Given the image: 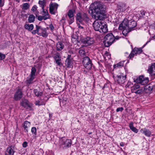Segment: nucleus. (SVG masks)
<instances>
[{"instance_id":"nucleus-11","label":"nucleus","mask_w":155,"mask_h":155,"mask_svg":"<svg viewBox=\"0 0 155 155\" xmlns=\"http://www.w3.org/2000/svg\"><path fill=\"white\" fill-rule=\"evenodd\" d=\"M59 5L56 3H51L49 5L50 13L53 15H55L57 12V9Z\"/></svg>"},{"instance_id":"nucleus-17","label":"nucleus","mask_w":155,"mask_h":155,"mask_svg":"<svg viewBox=\"0 0 155 155\" xmlns=\"http://www.w3.org/2000/svg\"><path fill=\"white\" fill-rule=\"evenodd\" d=\"M14 147V146L11 145L7 147L5 155H14L15 152Z\"/></svg>"},{"instance_id":"nucleus-57","label":"nucleus","mask_w":155,"mask_h":155,"mask_svg":"<svg viewBox=\"0 0 155 155\" xmlns=\"http://www.w3.org/2000/svg\"><path fill=\"white\" fill-rule=\"evenodd\" d=\"M92 134V132H89L88 133V134L90 135V134Z\"/></svg>"},{"instance_id":"nucleus-52","label":"nucleus","mask_w":155,"mask_h":155,"mask_svg":"<svg viewBox=\"0 0 155 155\" xmlns=\"http://www.w3.org/2000/svg\"><path fill=\"white\" fill-rule=\"evenodd\" d=\"M145 12L143 11H141V15L142 16H143L144 15H145Z\"/></svg>"},{"instance_id":"nucleus-62","label":"nucleus","mask_w":155,"mask_h":155,"mask_svg":"<svg viewBox=\"0 0 155 155\" xmlns=\"http://www.w3.org/2000/svg\"><path fill=\"white\" fill-rule=\"evenodd\" d=\"M36 16L37 17V15H36Z\"/></svg>"},{"instance_id":"nucleus-15","label":"nucleus","mask_w":155,"mask_h":155,"mask_svg":"<svg viewBox=\"0 0 155 155\" xmlns=\"http://www.w3.org/2000/svg\"><path fill=\"white\" fill-rule=\"evenodd\" d=\"M142 52V48H135L132 51L130 54L129 55L128 58H129L130 59L133 58L134 57L135 55H136L137 54H140Z\"/></svg>"},{"instance_id":"nucleus-43","label":"nucleus","mask_w":155,"mask_h":155,"mask_svg":"<svg viewBox=\"0 0 155 155\" xmlns=\"http://www.w3.org/2000/svg\"><path fill=\"white\" fill-rule=\"evenodd\" d=\"M124 110V108L123 107H120L118 108L117 109L116 111L118 112L119 111H122Z\"/></svg>"},{"instance_id":"nucleus-34","label":"nucleus","mask_w":155,"mask_h":155,"mask_svg":"<svg viewBox=\"0 0 155 155\" xmlns=\"http://www.w3.org/2000/svg\"><path fill=\"white\" fill-rule=\"evenodd\" d=\"M29 76L30 77V78L29 79H27L26 81L27 83L30 84L33 83V81L35 78V77L32 76Z\"/></svg>"},{"instance_id":"nucleus-8","label":"nucleus","mask_w":155,"mask_h":155,"mask_svg":"<svg viewBox=\"0 0 155 155\" xmlns=\"http://www.w3.org/2000/svg\"><path fill=\"white\" fill-rule=\"evenodd\" d=\"M53 58L54 60V62L57 64V66L61 67L63 65L61 62V53L56 52L54 54Z\"/></svg>"},{"instance_id":"nucleus-40","label":"nucleus","mask_w":155,"mask_h":155,"mask_svg":"<svg viewBox=\"0 0 155 155\" xmlns=\"http://www.w3.org/2000/svg\"><path fill=\"white\" fill-rule=\"evenodd\" d=\"M38 20L40 21H41L42 20H47V19H45L44 18V17L43 16L41 15H39L38 16Z\"/></svg>"},{"instance_id":"nucleus-12","label":"nucleus","mask_w":155,"mask_h":155,"mask_svg":"<svg viewBox=\"0 0 155 155\" xmlns=\"http://www.w3.org/2000/svg\"><path fill=\"white\" fill-rule=\"evenodd\" d=\"M81 42L87 45H90L94 43V39L89 37L82 38L80 39Z\"/></svg>"},{"instance_id":"nucleus-48","label":"nucleus","mask_w":155,"mask_h":155,"mask_svg":"<svg viewBox=\"0 0 155 155\" xmlns=\"http://www.w3.org/2000/svg\"><path fill=\"white\" fill-rule=\"evenodd\" d=\"M35 104L36 105L40 106V101H35Z\"/></svg>"},{"instance_id":"nucleus-3","label":"nucleus","mask_w":155,"mask_h":155,"mask_svg":"<svg viewBox=\"0 0 155 155\" xmlns=\"http://www.w3.org/2000/svg\"><path fill=\"white\" fill-rule=\"evenodd\" d=\"M77 23H81L84 25L89 20L87 14L84 13H78L76 15Z\"/></svg>"},{"instance_id":"nucleus-64","label":"nucleus","mask_w":155,"mask_h":155,"mask_svg":"<svg viewBox=\"0 0 155 155\" xmlns=\"http://www.w3.org/2000/svg\"><path fill=\"white\" fill-rule=\"evenodd\" d=\"M126 56H127V55H128L127 54H126Z\"/></svg>"},{"instance_id":"nucleus-49","label":"nucleus","mask_w":155,"mask_h":155,"mask_svg":"<svg viewBox=\"0 0 155 155\" xmlns=\"http://www.w3.org/2000/svg\"><path fill=\"white\" fill-rule=\"evenodd\" d=\"M46 102L45 101H42L40 102V106L45 105V104Z\"/></svg>"},{"instance_id":"nucleus-27","label":"nucleus","mask_w":155,"mask_h":155,"mask_svg":"<svg viewBox=\"0 0 155 155\" xmlns=\"http://www.w3.org/2000/svg\"><path fill=\"white\" fill-rule=\"evenodd\" d=\"M33 92L35 95L37 97L42 96L43 94L42 92L38 91L37 89H34Z\"/></svg>"},{"instance_id":"nucleus-53","label":"nucleus","mask_w":155,"mask_h":155,"mask_svg":"<svg viewBox=\"0 0 155 155\" xmlns=\"http://www.w3.org/2000/svg\"><path fill=\"white\" fill-rule=\"evenodd\" d=\"M120 145L121 147H124V142H121L120 143Z\"/></svg>"},{"instance_id":"nucleus-2","label":"nucleus","mask_w":155,"mask_h":155,"mask_svg":"<svg viewBox=\"0 0 155 155\" xmlns=\"http://www.w3.org/2000/svg\"><path fill=\"white\" fill-rule=\"evenodd\" d=\"M49 28L48 27L43 28L40 26L36 25V29L33 30L32 33L33 35L37 34L38 35L44 38L47 37L49 33L47 31Z\"/></svg>"},{"instance_id":"nucleus-28","label":"nucleus","mask_w":155,"mask_h":155,"mask_svg":"<svg viewBox=\"0 0 155 155\" xmlns=\"http://www.w3.org/2000/svg\"><path fill=\"white\" fill-rule=\"evenodd\" d=\"M35 17L33 15H30L28 18V22L29 23L33 22L35 21Z\"/></svg>"},{"instance_id":"nucleus-16","label":"nucleus","mask_w":155,"mask_h":155,"mask_svg":"<svg viewBox=\"0 0 155 155\" xmlns=\"http://www.w3.org/2000/svg\"><path fill=\"white\" fill-rule=\"evenodd\" d=\"M22 90L18 88L15 92L14 96V99L16 101L20 100L22 97Z\"/></svg>"},{"instance_id":"nucleus-55","label":"nucleus","mask_w":155,"mask_h":155,"mask_svg":"<svg viewBox=\"0 0 155 155\" xmlns=\"http://www.w3.org/2000/svg\"><path fill=\"white\" fill-rule=\"evenodd\" d=\"M63 21V22L64 21L65 22L64 19L63 18H62L61 20V21Z\"/></svg>"},{"instance_id":"nucleus-32","label":"nucleus","mask_w":155,"mask_h":155,"mask_svg":"<svg viewBox=\"0 0 155 155\" xmlns=\"http://www.w3.org/2000/svg\"><path fill=\"white\" fill-rule=\"evenodd\" d=\"M36 72V70L35 67H32L31 69V71L29 76H32L34 77L35 76V74Z\"/></svg>"},{"instance_id":"nucleus-25","label":"nucleus","mask_w":155,"mask_h":155,"mask_svg":"<svg viewBox=\"0 0 155 155\" xmlns=\"http://www.w3.org/2000/svg\"><path fill=\"white\" fill-rule=\"evenodd\" d=\"M129 127L130 129L134 132L137 133L138 132V130L134 126V123L133 122H130L129 124Z\"/></svg>"},{"instance_id":"nucleus-5","label":"nucleus","mask_w":155,"mask_h":155,"mask_svg":"<svg viewBox=\"0 0 155 155\" xmlns=\"http://www.w3.org/2000/svg\"><path fill=\"white\" fill-rule=\"evenodd\" d=\"M115 37L112 33L107 34L104 37V45L105 47H108L115 41Z\"/></svg>"},{"instance_id":"nucleus-33","label":"nucleus","mask_w":155,"mask_h":155,"mask_svg":"<svg viewBox=\"0 0 155 155\" xmlns=\"http://www.w3.org/2000/svg\"><path fill=\"white\" fill-rule=\"evenodd\" d=\"M79 53L81 56L82 57H85L86 56L85 55V52L84 50L82 49H80L79 50Z\"/></svg>"},{"instance_id":"nucleus-30","label":"nucleus","mask_w":155,"mask_h":155,"mask_svg":"<svg viewBox=\"0 0 155 155\" xmlns=\"http://www.w3.org/2000/svg\"><path fill=\"white\" fill-rule=\"evenodd\" d=\"M140 88V85L137 84H135L131 88V91L132 92H135V91Z\"/></svg>"},{"instance_id":"nucleus-35","label":"nucleus","mask_w":155,"mask_h":155,"mask_svg":"<svg viewBox=\"0 0 155 155\" xmlns=\"http://www.w3.org/2000/svg\"><path fill=\"white\" fill-rule=\"evenodd\" d=\"M37 129L35 127H33L31 128V132L32 134L36 135H37Z\"/></svg>"},{"instance_id":"nucleus-45","label":"nucleus","mask_w":155,"mask_h":155,"mask_svg":"<svg viewBox=\"0 0 155 155\" xmlns=\"http://www.w3.org/2000/svg\"><path fill=\"white\" fill-rule=\"evenodd\" d=\"M27 142L26 141L22 143V146L24 148H25L27 146Z\"/></svg>"},{"instance_id":"nucleus-41","label":"nucleus","mask_w":155,"mask_h":155,"mask_svg":"<svg viewBox=\"0 0 155 155\" xmlns=\"http://www.w3.org/2000/svg\"><path fill=\"white\" fill-rule=\"evenodd\" d=\"M146 87V89L149 91H152L153 89V86L150 85H147Z\"/></svg>"},{"instance_id":"nucleus-50","label":"nucleus","mask_w":155,"mask_h":155,"mask_svg":"<svg viewBox=\"0 0 155 155\" xmlns=\"http://www.w3.org/2000/svg\"><path fill=\"white\" fill-rule=\"evenodd\" d=\"M77 25H78V28L80 29H83V27L81 26L80 24H81V23H77Z\"/></svg>"},{"instance_id":"nucleus-6","label":"nucleus","mask_w":155,"mask_h":155,"mask_svg":"<svg viewBox=\"0 0 155 155\" xmlns=\"http://www.w3.org/2000/svg\"><path fill=\"white\" fill-rule=\"evenodd\" d=\"M72 142L71 140L62 138L60 140L59 145L63 149H66L71 147Z\"/></svg>"},{"instance_id":"nucleus-60","label":"nucleus","mask_w":155,"mask_h":155,"mask_svg":"<svg viewBox=\"0 0 155 155\" xmlns=\"http://www.w3.org/2000/svg\"><path fill=\"white\" fill-rule=\"evenodd\" d=\"M106 1H111V0H106Z\"/></svg>"},{"instance_id":"nucleus-47","label":"nucleus","mask_w":155,"mask_h":155,"mask_svg":"<svg viewBox=\"0 0 155 155\" xmlns=\"http://www.w3.org/2000/svg\"><path fill=\"white\" fill-rule=\"evenodd\" d=\"M72 58L71 57V54H68L66 60H72Z\"/></svg>"},{"instance_id":"nucleus-14","label":"nucleus","mask_w":155,"mask_h":155,"mask_svg":"<svg viewBox=\"0 0 155 155\" xmlns=\"http://www.w3.org/2000/svg\"><path fill=\"white\" fill-rule=\"evenodd\" d=\"M149 81L148 78H144L143 75L140 76L137 79V82L142 85L146 84Z\"/></svg>"},{"instance_id":"nucleus-58","label":"nucleus","mask_w":155,"mask_h":155,"mask_svg":"<svg viewBox=\"0 0 155 155\" xmlns=\"http://www.w3.org/2000/svg\"><path fill=\"white\" fill-rule=\"evenodd\" d=\"M125 56H126V54H127V55H128V54H129L128 53H127V52H126V53H125Z\"/></svg>"},{"instance_id":"nucleus-56","label":"nucleus","mask_w":155,"mask_h":155,"mask_svg":"<svg viewBox=\"0 0 155 155\" xmlns=\"http://www.w3.org/2000/svg\"><path fill=\"white\" fill-rule=\"evenodd\" d=\"M149 42V41H147V42H146V44L143 45V47H144L146 45H147V44Z\"/></svg>"},{"instance_id":"nucleus-63","label":"nucleus","mask_w":155,"mask_h":155,"mask_svg":"<svg viewBox=\"0 0 155 155\" xmlns=\"http://www.w3.org/2000/svg\"><path fill=\"white\" fill-rule=\"evenodd\" d=\"M31 155H34V154H31Z\"/></svg>"},{"instance_id":"nucleus-18","label":"nucleus","mask_w":155,"mask_h":155,"mask_svg":"<svg viewBox=\"0 0 155 155\" xmlns=\"http://www.w3.org/2000/svg\"><path fill=\"white\" fill-rule=\"evenodd\" d=\"M117 81L119 84H124L126 81V76H124L123 74L117 75Z\"/></svg>"},{"instance_id":"nucleus-42","label":"nucleus","mask_w":155,"mask_h":155,"mask_svg":"<svg viewBox=\"0 0 155 155\" xmlns=\"http://www.w3.org/2000/svg\"><path fill=\"white\" fill-rule=\"evenodd\" d=\"M5 0H0V7H2L4 5Z\"/></svg>"},{"instance_id":"nucleus-36","label":"nucleus","mask_w":155,"mask_h":155,"mask_svg":"<svg viewBox=\"0 0 155 155\" xmlns=\"http://www.w3.org/2000/svg\"><path fill=\"white\" fill-rule=\"evenodd\" d=\"M38 3L41 5L42 9H43L44 8V2L43 1L39 0L38 2Z\"/></svg>"},{"instance_id":"nucleus-61","label":"nucleus","mask_w":155,"mask_h":155,"mask_svg":"<svg viewBox=\"0 0 155 155\" xmlns=\"http://www.w3.org/2000/svg\"><path fill=\"white\" fill-rule=\"evenodd\" d=\"M18 126V124L17 125H16L17 127Z\"/></svg>"},{"instance_id":"nucleus-23","label":"nucleus","mask_w":155,"mask_h":155,"mask_svg":"<svg viewBox=\"0 0 155 155\" xmlns=\"http://www.w3.org/2000/svg\"><path fill=\"white\" fill-rule=\"evenodd\" d=\"M30 125L31 123L29 121L26 120L24 122L22 125L25 130V132L26 133L28 132V128L30 126Z\"/></svg>"},{"instance_id":"nucleus-29","label":"nucleus","mask_w":155,"mask_h":155,"mask_svg":"<svg viewBox=\"0 0 155 155\" xmlns=\"http://www.w3.org/2000/svg\"><path fill=\"white\" fill-rule=\"evenodd\" d=\"M125 61H121L118 63L114 65V68H120L121 67H122L124 66V62Z\"/></svg>"},{"instance_id":"nucleus-21","label":"nucleus","mask_w":155,"mask_h":155,"mask_svg":"<svg viewBox=\"0 0 155 155\" xmlns=\"http://www.w3.org/2000/svg\"><path fill=\"white\" fill-rule=\"evenodd\" d=\"M126 8V5L125 4L120 3L117 5V9L120 12H123L125 11Z\"/></svg>"},{"instance_id":"nucleus-22","label":"nucleus","mask_w":155,"mask_h":155,"mask_svg":"<svg viewBox=\"0 0 155 155\" xmlns=\"http://www.w3.org/2000/svg\"><path fill=\"white\" fill-rule=\"evenodd\" d=\"M42 9V11L41 12V14L44 17L45 19H48L50 18V15L47 9Z\"/></svg>"},{"instance_id":"nucleus-9","label":"nucleus","mask_w":155,"mask_h":155,"mask_svg":"<svg viewBox=\"0 0 155 155\" xmlns=\"http://www.w3.org/2000/svg\"><path fill=\"white\" fill-rule=\"evenodd\" d=\"M20 105L24 108H26L29 110H32L33 104L29 102L27 100L25 99L22 100L20 103Z\"/></svg>"},{"instance_id":"nucleus-24","label":"nucleus","mask_w":155,"mask_h":155,"mask_svg":"<svg viewBox=\"0 0 155 155\" xmlns=\"http://www.w3.org/2000/svg\"><path fill=\"white\" fill-rule=\"evenodd\" d=\"M64 45L61 42H58L56 44V50L58 51L62 50L64 49Z\"/></svg>"},{"instance_id":"nucleus-54","label":"nucleus","mask_w":155,"mask_h":155,"mask_svg":"<svg viewBox=\"0 0 155 155\" xmlns=\"http://www.w3.org/2000/svg\"><path fill=\"white\" fill-rule=\"evenodd\" d=\"M115 40H118L119 38V37L118 36H116V37H115Z\"/></svg>"},{"instance_id":"nucleus-4","label":"nucleus","mask_w":155,"mask_h":155,"mask_svg":"<svg viewBox=\"0 0 155 155\" xmlns=\"http://www.w3.org/2000/svg\"><path fill=\"white\" fill-rule=\"evenodd\" d=\"M129 23V20L127 19H124L119 26V29L121 30H123L122 33L125 35L130 32Z\"/></svg>"},{"instance_id":"nucleus-51","label":"nucleus","mask_w":155,"mask_h":155,"mask_svg":"<svg viewBox=\"0 0 155 155\" xmlns=\"http://www.w3.org/2000/svg\"><path fill=\"white\" fill-rule=\"evenodd\" d=\"M105 56H107L108 59L110 58V55L108 54V53L107 52H106L105 54Z\"/></svg>"},{"instance_id":"nucleus-13","label":"nucleus","mask_w":155,"mask_h":155,"mask_svg":"<svg viewBox=\"0 0 155 155\" xmlns=\"http://www.w3.org/2000/svg\"><path fill=\"white\" fill-rule=\"evenodd\" d=\"M147 72L151 76L155 75V62L149 65Z\"/></svg>"},{"instance_id":"nucleus-20","label":"nucleus","mask_w":155,"mask_h":155,"mask_svg":"<svg viewBox=\"0 0 155 155\" xmlns=\"http://www.w3.org/2000/svg\"><path fill=\"white\" fill-rule=\"evenodd\" d=\"M129 29L130 32L134 29V28L137 26V23L134 21H129Z\"/></svg>"},{"instance_id":"nucleus-37","label":"nucleus","mask_w":155,"mask_h":155,"mask_svg":"<svg viewBox=\"0 0 155 155\" xmlns=\"http://www.w3.org/2000/svg\"><path fill=\"white\" fill-rule=\"evenodd\" d=\"M23 8L25 10H27L29 8V5L28 3L23 4Z\"/></svg>"},{"instance_id":"nucleus-26","label":"nucleus","mask_w":155,"mask_h":155,"mask_svg":"<svg viewBox=\"0 0 155 155\" xmlns=\"http://www.w3.org/2000/svg\"><path fill=\"white\" fill-rule=\"evenodd\" d=\"M25 28L29 31L32 30L34 28V25L33 24H26L24 26Z\"/></svg>"},{"instance_id":"nucleus-39","label":"nucleus","mask_w":155,"mask_h":155,"mask_svg":"<svg viewBox=\"0 0 155 155\" xmlns=\"http://www.w3.org/2000/svg\"><path fill=\"white\" fill-rule=\"evenodd\" d=\"M5 55L0 52V61L3 60L5 58Z\"/></svg>"},{"instance_id":"nucleus-46","label":"nucleus","mask_w":155,"mask_h":155,"mask_svg":"<svg viewBox=\"0 0 155 155\" xmlns=\"http://www.w3.org/2000/svg\"><path fill=\"white\" fill-rule=\"evenodd\" d=\"M37 10V6L36 5H34L33 6L31 10L33 12H34L35 11Z\"/></svg>"},{"instance_id":"nucleus-19","label":"nucleus","mask_w":155,"mask_h":155,"mask_svg":"<svg viewBox=\"0 0 155 155\" xmlns=\"http://www.w3.org/2000/svg\"><path fill=\"white\" fill-rule=\"evenodd\" d=\"M140 132L141 133L148 137H150L151 135V131L149 129H147L145 128L141 129L140 130Z\"/></svg>"},{"instance_id":"nucleus-38","label":"nucleus","mask_w":155,"mask_h":155,"mask_svg":"<svg viewBox=\"0 0 155 155\" xmlns=\"http://www.w3.org/2000/svg\"><path fill=\"white\" fill-rule=\"evenodd\" d=\"M143 92V90L142 89L140 88H139L137 90L135 91V92H134L136 94H140L142 93Z\"/></svg>"},{"instance_id":"nucleus-59","label":"nucleus","mask_w":155,"mask_h":155,"mask_svg":"<svg viewBox=\"0 0 155 155\" xmlns=\"http://www.w3.org/2000/svg\"><path fill=\"white\" fill-rule=\"evenodd\" d=\"M153 38L155 40V35L153 37Z\"/></svg>"},{"instance_id":"nucleus-31","label":"nucleus","mask_w":155,"mask_h":155,"mask_svg":"<svg viewBox=\"0 0 155 155\" xmlns=\"http://www.w3.org/2000/svg\"><path fill=\"white\" fill-rule=\"evenodd\" d=\"M72 60H66L65 64L68 68H71L72 66Z\"/></svg>"},{"instance_id":"nucleus-44","label":"nucleus","mask_w":155,"mask_h":155,"mask_svg":"<svg viewBox=\"0 0 155 155\" xmlns=\"http://www.w3.org/2000/svg\"><path fill=\"white\" fill-rule=\"evenodd\" d=\"M48 28H50L52 31L54 29V27L52 24H50L49 25V27Z\"/></svg>"},{"instance_id":"nucleus-7","label":"nucleus","mask_w":155,"mask_h":155,"mask_svg":"<svg viewBox=\"0 0 155 155\" xmlns=\"http://www.w3.org/2000/svg\"><path fill=\"white\" fill-rule=\"evenodd\" d=\"M83 64L87 69L90 70L91 69L92 64V61L88 56H85L83 58Z\"/></svg>"},{"instance_id":"nucleus-10","label":"nucleus","mask_w":155,"mask_h":155,"mask_svg":"<svg viewBox=\"0 0 155 155\" xmlns=\"http://www.w3.org/2000/svg\"><path fill=\"white\" fill-rule=\"evenodd\" d=\"M74 11L70 9L67 13L66 17L69 25H71L74 21Z\"/></svg>"},{"instance_id":"nucleus-1","label":"nucleus","mask_w":155,"mask_h":155,"mask_svg":"<svg viewBox=\"0 0 155 155\" xmlns=\"http://www.w3.org/2000/svg\"><path fill=\"white\" fill-rule=\"evenodd\" d=\"M90 9L92 17L96 20L93 23L94 30L101 33L107 32L108 30L107 26L105 24L103 25L101 21L105 18L104 6L99 3H94L90 5Z\"/></svg>"}]
</instances>
